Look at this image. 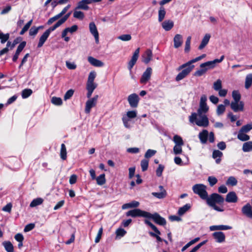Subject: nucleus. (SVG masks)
Here are the masks:
<instances>
[{
    "instance_id": "f257e3e1",
    "label": "nucleus",
    "mask_w": 252,
    "mask_h": 252,
    "mask_svg": "<svg viewBox=\"0 0 252 252\" xmlns=\"http://www.w3.org/2000/svg\"><path fill=\"white\" fill-rule=\"evenodd\" d=\"M207 100V96L205 95H201L197 113H192L189 117L190 123L195 122L199 126L207 127L208 126L209 120L205 115L209 110V107L206 103Z\"/></svg>"
},
{
    "instance_id": "f03ea898",
    "label": "nucleus",
    "mask_w": 252,
    "mask_h": 252,
    "mask_svg": "<svg viewBox=\"0 0 252 252\" xmlns=\"http://www.w3.org/2000/svg\"><path fill=\"white\" fill-rule=\"evenodd\" d=\"M207 187L202 184H195L192 187V190L193 192L199 196L202 199H205L208 195L206 191Z\"/></svg>"
},
{
    "instance_id": "7ed1b4c3",
    "label": "nucleus",
    "mask_w": 252,
    "mask_h": 252,
    "mask_svg": "<svg viewBox=\"0 0 252 252\" xmlns=\"http://www.w3.org/2000/svg\"><path fill=\"white\" fill-rule=\"evenodd\" d=\"M205 200L206 201L207 204L210 207L214 206L216 203H222L224 200L221 195L216 193H212L209 196L208 195Z\"/></svg>"
},
{
    "instance_id": "20e7f679",
    "label": "nucleus",
    "mask_w": 252,
    "mask_h": 252,
    "mask_svg": "<svg viewBox=\"0 0 252 252\" xmlns=\"http://www.w3.org/2000/svg\"><path fill=\"white\" fill-rule=\"evenodd\" d=\"M183 65L180 66L178 68V70L183 69L176 77L175 80L176 81H179L184 78H185L192 70L194 66L192 64L186 65L185 67H182Z\"/></svg>"
},
{
    "instance_id": "39448f33",
    "label": "nucleus",
    "mask_w": 252,
    "mask_h": 252,
    "mask_svg": "<svg viewBox=\"0 0 252 252\" xmlns=\"http://www.w3.org/2000/svg\"><path fill=\"white\" fill-rule=\"evenodd\" d=\"M146 219L153 220L155 223L160 225H165L166 223L165 219L161 217L158 213L151 214L148 212Z\"/></svg>"
},
{
    "instance_id": "423d86ee",
    "label": "nucleus",
    "mask_w": 252,
    "mask_h": 252,
    "mask_svg": "<svg viewBox=\"0 0 252 252\" xmlns=\"http://www.w3.org/2000/svg\"><path fill=\"white\" fill-rule=\"evenodd\" d=\"M148 212L141 210L139 209H134L128 211L126 213V216L127 217H131L133 218H136L138 217H141L146 219Z\"/></svg>"
},
{
    "instance_id": "0eeeda50",
    "label": "nucleus",
    "mask_w": 252,
    "mask_h": 252,
    "mask_svg": "<svg viewBox=\"0 0 252 252\" xmlns=\"http://www.w3.org/2000/svg\"><path fill=\"white\" fill-rule=\"evenodd\" d=\"M98 98V95H95L93 98H90L86 101L85 109V112L86 114H89L91 109L96 105Z\"/></svg>"
},
{
    "instance_id": "6e6552de",
    "label": "nucleus",
    "mask_w": 252,
    "mask_h": 252,
    "mask_svg": "<svg viewBox=\"0 0 252 252\" xmlns=\"http://www.w3.org/2000/svg\"><path fill=\"white\" fill-rule=\"evenodd\" d=\"M127 101L131 108H136L138 105L139 97L136 94L133 93L128 95Z\"/></svg>"
},
{
    "instance_id": "1a4fd4ad",
    "label": "nucleus",
    "mask_w": 252,
    "mask_h": 252,
    "mask_svg": "<svg viewBox=\"0 0 252 252\" xmlns=\"http://www.w3.org/2000/svg\"><path fill=\"white\" fill-rule=\"evenodd\" d=\"M152 73V69L151 67H148L144 72L140 79V83L146 84L150 79Z\"/></svg>"
},
{
    "instance_id": "9d476101",
    "label": "nucleus",
    "mask_w": 252,
    "mask_h": 252,
    "mask_svg": "<svg viewBox=\"0 0 252 252\" xmlns=\"http://www.w3.org/2000/svg\"><path fill=\"white\" fill-rule=\"evenodd\" d=\"M230 107L235 112L243 111L244 109V103L243 101L231 102Z\"/></svg>"
},
{
    "instance_id": "9b49d317",
    "label": "nucleus",
    "mask_w": 252,
    "mask_h": 252,
    "mask_svg": "<svg viewBox=\"0 0 252 252\" xmlns=\"http://www.w3.org/2000/svg\"><path fill=\"white\" fill-rule=\"evenodd\" d=\"M242 214L249 218H252V205L248 203L242 208Z\"/></svg>"
},
{
    "instance_id": "f8f14e48",
    "label": "nucleus",
    "mask_w": 252,
    "mask_h": 252,
    "mask_svg": "<svg viewBox=\"0 0 252 252\" xmlns=\"http://www.w3.org/2000/svg\"><path fill=\"white\" fill-rule=\"evenodd\" d=\"M89 30L91 34L94 36L95 42L98 43L99 42V34L96 27L94 22L90 23Z\"/></svg>"
},
{
    "instance_id": "ddd939ff",
    "label": "nucleus",
    "mask_w": 252,
    "mask_h": 252,
    "mask_svg": "<svg viewBox=\"0 0 252 252\" xmlns=\"http://www.w3.org/2000/svg\"><path fill=\"white\" fill-rule=\"evenodd\" d=\"M89 4H91L90 0H82L78 2L77 5L75 7V10L82 9L88 10L89 8L88 6Z\"/></svg>"
},
{
    "instance_id": "4468645a",
    "label": "nucleus",
    "mask_w": 252,
    "mask_h": 252,
    "mask_svg": "<svg viewBox=\"0 0 252 252\" xmlns=\"http://www.w3.org/2000/svg\"><path fill=\"white\" fill-rule=\"evenodd\" d=\"M159 189L160 190L159 192H153L152 194L154 197L158 198V199H162L165 198L167 195V192L165 189L163 188V187L162 186H159Z\"/></svg>"
},
{
    "instance_id": "2eb2a0df",
    "label": "nucleus",
    "mask_w": 252,
    "mask_h": 252,
    "mask_svg": "<svg viewBox=\"0 0 252 252\" xmlns=\"http://www.w3.org/2000/svg\"><path fill=\"white\" fill-rule=\"evenodd\" d=\"M225 201L228 203H236L238 201V197L234 191H231L226 196Z\"/></svg>"
},
{
    "instance_id": "dca6fc26",
    "label": "nucleus",
    "mask_w": 252,
    "mask_h": 252,
    "mask_svg": "<svg viewBox=\"0 0 252 252\" xmlns=\"http://www.w3.org/2000/svg\"><path fill=\"white\" fill-rule=\"evenodd\" d=\"M88 61L91 65L95 67H101L104 65L102 62L91 56L88 57Z\"/></svg>"
},
{
    "instance_id": "f3484780",
    "label": "nucleus",
    "mask_w": 252,
    "mask_h": 252,
    "mask_svg": "<svg viewBox=\"0 0 252 252\" xmlns=\"http://www.w3.org/2000/svg\"><path fill=\"white\" fill-rule=\"evenodd\" d=\"M213 236L218 243H222L225 241V236L222 232H215L213 233Z\"/></svg>"
},
{
    "instance_id": "a211bd4d",
    "label": "nucleus",
    "mask_w": 252,
    "mask_h": 252,
    "mask_svg": "<svg viewBox=\"0 0 252 252\" xmlns=\"http://www.w3.org/2000/svg\"><path fill=\"white\" fill-rule=\"evenodd\" d=\"M96 73L94 71L90 72L87 82V85L97 86V84L94 83V80L96 77Z\"/></svg>"
},
{
    "instance_id": "6ab92c4d",
    "label": "nucleus",
    "mask_w": 252,
    "mask_h": 252,
    "mask_svg": "<svg viewBox=\"0 0 252 252\" xmlns=\"http://www.w3.org/2000/svg\"><path fill=\"white\" fill-rule=\"evenodd\" d=\"M153 57L152 51L150 49H147L142 55L143 62L146 64L148 63Z\"/></svg>"
},
{
    "instance_id": "aec40b11",
    "label": "nucleus",
    "mask_w": 252,
    "mask_h": 252,
    "mask_svg": "<svg viewBox=\"0 0 252 252\" xmlns=\"http://www.w3.org/2000/svg\"><path fill=\"white\" fill-rule=\"evenodd\" d=\"M174 47L175 48H178L183 44V36L180 34H177L175 35L174 39Z\"/></svg>"
},
{
    "instance_id": "412c9836",
    "label": "nucleus",
    "mask_w": 252,
    "mask_h": 252,
    "mask_svg": "<svg viewBox=\"0 0 252 252\" xmlns=\"http://www.w3.org/2000/svg\"><path fill=\"white\" fill-rule=\"evenodd\" d=\"M208 131L206 129L203 130L199 133L198 137L202 144H206L208 137Z\"/></svg>"
},
{
    "instance_id": "4be33fe9",
    "label": "nucleus",
    "mask_w": 252,
    "mask_h": 252,
    "mask_svg": "<svg viewBox=\"0 0 252 252\" xmlns=\"http://www.w3.org/2000/svg\"><path fill=\"white\" fill-rule=\"evenodd\" d=\"M161 26L165 31H169L173 27L174 22L172 20H166L161 23Z\"/></svg>"
},
{
    "instance_id": "5701e85b",
    "label": "nucleus",
    "mask_w": 252,
    "mask_h": 252,
    "mask_svg": "<svg viewBox=\"0 0 252 252\" xmlns=\"http://www.w3.org/2000/svg\"><path fill=\"white\" fill-rule=\"evenodd\" d=\"M49 34L45 31L42 35L40 37L39 42L37 44V47L40 48L44 44L47 38L49 36Z\"/></svg>"
},
{
    "instance_id": "b1692460",
    "label": "nucleus",
    "mask_w": 252,
    "mask_h": 252,
    "mask_svg": "<svg viewBox=\"0 0 252 252\" xmlns=\"http://www.w3.org/2000/svg\"><path fill=\"white\" fill-rule=\"evenodd\" d=\"M210 37L211 35L210 34L207 33L205 35V36H204L201 41V44L198 47V49L199 50H202L207 45L209 41Z\"/></svg>"
},
{
    "instance_id": "393cba45",
    "label": "nucleus",
    "mask_w": 252,
    "mask_h": 252,
    "mask_svg": "<svg viewBox=\"0 0 252 252\" xmlns=\"http://www.w3.org/2000/svg\"><path fill=\"white\" fill-rule=\"evenodd\" d=\"M223 154L219 150H214L213 152L212 157L213 158L216 159V162L219 164L221 161V158Z\"/></svg>"
},
{
    "instance_id": "a878e982",
    "label": "nucleus",
    "mask_w": 252,
    "mask_h": 252,
    "mask_svg": "<svg viewBox=\"0 0 252 252\" xmlns=\"http://www.w3.org/2000/svg\"><path fill=\"white\" fill-rule=\"evenodd\" d=\"M231 227L228 225H212L210 227L211 231L214 230H229L231 229Z\"/></svg>"
},
{
    "instance_id": "bb28decb",
    "label": "nucleus",
    "mask_w": 252,
    "mask_h": 252,
    "mask_svg": "<svg viewBox=\"0 0 252 252\" xmlns=\"http://www.w3.org/2000/svg\"><path fill=\"white\" fill-rule=\"evenodd\" d=\"M191 208V205L189 203L186 204L183 207H180L178 211V214L179 216H182L185 214L190 208Z\"/></svg>"
},
{
    "instance_id": "cd10ccee",
    "label": "nucleus",
    "mask_w": 252,
    "mask_h": 252,
    "mask_svg": "<svg viewBox=\"0 0 252 252\" xmlns=\"http://www.w3.org/2000/svg\"><path fill=\"white\" fill-rule=\"evenodd\" d=\"M166 14V11L163 6H161L158 11V21L161 22L164 19Z\"/></svg>"
},
{
    "instance_id": "c85d7f7f",
    "label": "nucleus",
    "mask_w": 252,
    "mask_h": 252,
    "mask_svg": "<svg viewBox=\"0 0 252 252\" xmlns=\"http://www.w3.org/2000/svg\"><path fill=\"white\" fill-rule=\"evenodd\" d=\"M2 245L7 252H14V247L10 241H4Z\"/></svg>"
},
{
    "instance_id": "c756f323",
    "label": "nucleus",
    "mask_w": 252,
    "mask_h": 252,
    "mask_svg": "<svg viewBox=\"0 0 252 252\" xmlns=\"http://www.w3.org/2000/svg\"><path fill=\"white\" fill-rule=\"evenodd\" d=\"M237 138L242 141H247L250 138V136L246 134V132L239 130L237 135Z\"/></svg>"
},
{
    "instance_id": "7c9ffc66",
    "label": "nucleus",
    "mask_w": 252,
    "mask_h": 252,
    "mask_svg": "<svg viewBox=\"0 0 252 252\" xmlns=\"http://www.w3.org/2000/svg\"><path fill=\"white\" fill-rule=\"evenodd\" d=\"M242 150L244 152H250L252 151V141L245 142L242 147Z\"/></svg>"
},
{
    "instance_id": "2f4dec72",
    "label": "nucleus",
    "mask_w": 252,
    "mask_h": 252,
    "mask_svg": "<svg viewBox=\"0 0 252 252\" xmlns=\"http://www.w3.org/2000/svg\"><path fill=\"white\" fill-rule=\"evenodd\" d=\"M144 223L149 226L155 231V233L158 235H160V232L158 230V228L149 220L145 219L144 220Z\"/></svg>"
},
{
    "instance_id": "473e14b6",
    "label": "nucleus",
    "mask_w": 252,
    "mask_h": 252,
    "mask_svg": "<svg viewBox=\"0 0 252 252\" xmlns=\"http://www.w3.org/2000/svg\"><path fill=\"white\" fill-rule=\"evenodd\" d=\"M215 66V63L214 61H208L204 63H201L200 65L201 68H207L208 69L213 68Z\"/></svg>"
},
{
    "instance_id": "72a5a7b5",
    "label": "nucleus",
    "mask_w": 252,
    "mask_h": 252,
    "mask_svg": "<svg viewBox=\"0 0 252 252\" xmlns=\"http://www.w3.org/2000/svg\"><path fill=\"white\" fill-rule=\"evenodd\" d=\"M252 84V73L248 74L245 79V87L246 89H248Z\"/></svg>"
},
{
    "instance_id": "f704fd0d",
    "label": "nucleus",
    "mask_w": 252,
    "mask_h": 252,
    "mask_svg": "<svg viewBox=\"0 0 252 252\" xmlns=\"http://www.w3.org/2000/svg\"><path fill=\"white\" fill-rule=\"evenodd\" d=\"M97 184L99 186H102L106 183L105 175L102 174L95 178Z\"/></svg>"
},
{
    "instance_id": "c9c22d12",
    "label": "nucleus",
    "mask_w": 252,
    "mask_h": 252,
    "mask_svg": "<svg viewBox=\"0 0 252 252\" xmlns=\"http://www.w3.org/2000/svg\"><path fill=\"white\" fill-rule=\"evenodd\" d=\"M9 36V33H7L4 34L0 30V40L1 44H4L8 41Z\"/></svg>"
},
{
    "instance_id": "e433bc0d",
    "label": "nucleus",
    "mask_w": 252,
    "mask_h": 252,
    "mask_svg": "<svg viewBox=\"0 0 252 252\" xmlns=\"http://www.w3.org/2000/svg\"><path fill=\"white\" fill-rule=\"evenodd\" d=\"M232 96L233 99V101L232 102H238L241 101V94L238 91L234 90L232 93Z\"/></svg>"
},
{
    "instance_id": "4c0bfd02",
    "label": "nucleus",
    "mask_w": 252,
    "mask_h": 252,
    "mask_svg": "<svg viewBox=\"0 0 252 252\" xmlns=\"http://www.w3.org/2000/svg\"><path fill=\"white\" fill-rule=\"evenodd\" d=\"M66 149L65 145L64 144H62L61 148L60 151L61 158L63 160H65L66 159Z\"/></svg>"
},
{
    "instance_id": "58836bf2",
    "label": "nucleus",
    "mask_w": 252,
    "mask_h": 252,
    "mask_svg": "<svg viewBox=\"0 0 252 252\" xmlns=\"http://www.w3.org/2000/svg\"><path fill=\"white\" fill-rule=\"evenodd\" d=\"M173 141L175 143V145H184V141L182 138L178 135H175L173 137Z\"/></svg>"
},
{
    "instance_id": "ea45409f",
    "label": "nucleus",
    "mask_w": 252,
    "mask_h": 252,
    "mask_svg": "<svg viewBox=\"0 0 252 252\" xmlns=\"http://www.w3.org/2000/svg\"><path fill=\"white\" fill-rule=\"evenodd\" d=\"M123 116L126 117V118L129 120L130 119H134L137 116V111L135 110L127 111L126 114Z\"/></svg>"
},
{
    "instance_id": "a19ab883",
    "label": "nucleus",
    "mask_w": 252,
    "mask_h": 252,
    "mask_svg": "<svg viewBox=\"0 0 252 252\" xmlns=\"http://www.w3.org/2000/svg\"><path fill=\"white\" fill-rule=\"evenodd\" d=\"M205 56H206L205 54H202V55H201L199 57H197L195 58V59H193L189 61L188 63L183 64V65L182 67H185V66H186V65H188V64H192L196 62H198V61L201 60V59H202L203 58H204V57H205Z\"/></svg>"
},
{
    "instance_id": "79ce46f5",
    "label": "nucleus",
    "mask_w": 252,
    "mask_h": 252,
    "mask_svg": "<svg viewBox=\"0 0 252 252\" xmlns=\"http://www.w3.org/2000/svg\"><path fill=\"white\" fill-rule=\"evenodd\" d=\"M43 199L41 198H37L33 199L30 203V206L31 207H34L36 206L41 204L43 202Z\"/></svg>"
},
{
    "instance_id": "37998d69",
    "label": "nucleus",
    "mask_w": 252,
    "mask_h": 252,
    "mask_svg": "<svg viewBox=\"0 0 252 252\" xmlns=\"http://www.w3.org/2000/svg\"><path fill=\"white\" fill-rule=\"evenodd\" d=\"M226 184L227 185L235 186L237 184V180L234 177L230 176L228 178Z\"/></svg>"
},
{
    "instance_id": "c03bdc74",
    "label": "nucleus",
    "mask_w": 252,
    "mask_h": 252,
    "mask_svg": "<svg viewBox=\"0 0 252 252\" xmlns=\"http://www.w3.org/2000/svg\"><path fill=\"white\" fill-rule=\"evenodd\" d=\"M84 14L83 12L81 11H77V10H74L73 13V17L76 19H78L80 20H82L84 18Z\"/></svg>"
},
{
    "instance_id": "a18cd8bd",
    "label": "nucleus",
    "mask_w": 252,
    "mask_h": 252,
    "mask_svg": "<svg viewBox=\"0 0 252 252\" xmlns=\"http://www.w3.org/2000/svg\"><path fill=\"white\" fill-rule=\"evenodd\" d=\"M97 86L86 85V89L87 90V96L88 98H90L94 91L95 89Z\"/></svg>"
},
{
    "instance_id": "49530a36",
    "label": "nucleus",
    "mask_w": 252,
    "mask_h": 252,
    "mask_svg": "<svg viewBox=\"0 0 252 252\" xmlns=\"http://www.w3.org/2000/svg\"><path fill=\"white\" fill-rule=\"evenodd\" d=\"M251 129H252V122L248 124L247 125H246L245 126H243L240 129V130H241V132L247 133L249 131H250Z\"/></svg>"
},
{
    "instance_id": "de8ad7c7",
    "label": "nucleus",
    "mask_w": 252,
    "mask_h": 252,
    "mask_svg": "<svg viewBox=\"0 0 252 252\" xmlns=\"http://www.w3.org/2000/svg\"><path fill=\"white\" fill-rule=\"evenodd\" d=\"M222 88V82L220 79H218L216 82L214 83L213 88L216 91H218L220 90Z\"/></svg>"
},
{
    "instance_id": "09e8293b",
    "label": "nucleus",
    "mask_w": 252,
    "mask_h": 252,
    "mask_svg": "<svg viewBox=\"0 0 252 252\" xmlns=\"http://www.w3.org/2000/svg\"><path fill=\"white\" fill-rule=\"evenodd\" d=\"M62 24H63L59 20L53 26L50 27L46 31L50 34L52 32L55 31Z\"/></svg>"
},
{
    "instance_id": "8fccbe9b",
    "label": "nucleus",
    "mask_w": 252,
    "mask_h": 252,
    "mask_svg": "<svg viewBox=\"0 0 252 252\" xmlns=\"http://www.w3.org/2000/svg\"><path fill=\"white\" fill-rule=\"evenodd\" d=\"M62 24H63L59 20L53 26L50 27L46 31L50 34L52 32L55 31Z\"/></svg>"
},
{
    "instance_id": "3c124183",
    "label": "nucleus",
    "mask_w": 252,
    "mask_h": 252,
    "mask_svg": "<svg viewBox=\"0 0 252 252\" xmlns=\"http://www.w3.org/2000/svg\"><path fill=\"white\" fill-rule=\"evenodd\" d=\"M140 164L142 171H145L148 169L149 165V161L147 159H143L141 161Z\"/></svg>"
},
{
    "instance_id": "603ef678",
    "label": "nucleus",
    "mask_w": 252,
    "mask_h": 252,
    "mask_svg": "<svg viewBox=\"0 0 252 252\" xmlns=\"http://www.w3.org/2000/svg\"><path fill=\"white\" fill-rule=\"evenodd\" d=\"M32 93L31 89H24L22 92V96L23 98H26L30 96Z\"/></svg>"
},
{
    "instance_id": "864d4df0",
    "label": "nucleus",
    "mask_w": 252,
    "mask_h": 252,
    "mask_svg": "<svg viewBox=\"0 0 252 252\" xmlns=\"http://www.w3.org/2000/svg\"><path fill=\"white\" fill-rule=\"evenodd\" d=\"M191 36H189L187 37V39L186 41L185 47V52L188 53L190 50V45L191 42Z\"/></svg>"
},
{
    "instance_id": "5fc2aeb1",
    "label": "nucleus",
    "mask_w": 252,
    "mask_h": 252,
    "mask_svg": "<svg viewBox=\"0 0 252 252\" xmlns=\"http://www.w3.org/2000/svg\"><path fill=\"white\" fill-rule=\"evenodd\" d=\"M157 153V151L154 150L149 149L147 151L145 154V158H149L154 156Z\"/></svg>"
},
{
    "instance_id": "6e6d98bb",
    "label": "nucleus",
    "mask_w": 252,
    "mask_h": 252,
    "mask_svg": "<svg viewBox=\"0 0 252 252\" xmlns=\"http://www.w3.org/2000/svg\"><path fill=\"white\" fill-rule=\"evenodd\" d=\"M32 20H31L30 21H29L23 28L22 30L21 31L20 34L21 35H23L26 32H27L29 28L30 27L32 23Z\"/></svg>"
},
{
    "instance_id": "4d7b16f0",
    "label": "nucleus",
    "mask_w": 252,
    "mask_h": 252,
    "mask_svg": "<svg viewBox=\"0 0 252 252\" xmlns=\"http://www.w3.org/2000/svg\"><path fill=\"white\" fill-rule=\"evenodd\" d=\"M225 107L224 105L220 104L217 107V114L218 115L220 116L225 111Z\"/></svg>"
},
{
    "instance_id": "13d9d810",
    "label": "nucleus",
    "mask_w": 252,
    "mask_h": 252,
    "mask_svg": "<svg viewBox=\"0 0 252 252\" xmlns=\"http://www.w3.org/2000/svg\"><path fill=\"white\" fill-rule=\"evenodd\" d=\"M10 41H7L6 47L0 51V56H1L2 55L7 53L10 50L9 47L10 46Z\"/></svg>"
},
{
    "instance_id": "bf43d9fd",
    "label": "nucleus",
    "mask_w": 252,
    "mask_h": 252,
    "mask_svg": "<svg viewBox=\"0 0 252 252\" xmlns=\"http://www.w3.org/2000/svg\"><path fill=\"white\" fill-rule=\"evenodd\" d=\"M208 181L211 187H213L218 182L217 179L214 176H209L208 178Z\"/></svg>"
},
{
    "instance_id": "052dcab7",
    "label": "nucleus",
    "mask_w": 252,
    "mask_h": 252,
    "mask_svg": "<svg viewBox=\"0 0 252 252\" xmlns=\"http://www.w3.org/2000/svg\"><path fill=\"white\" fill-rule=\"evenodd\" d=\"M51 101L52 103L56 105H61L63 103L62 99L60 97H53Z\"/></svg>"
},
{
    "instance_id": "680f3d73",
    "label": "nucleus",
    "mask_w": 252,
    "mask_h": 252,
    "mask_svg": "<svg viewBox=\"0 0 252 252\" xmlns=\"http://www.w3.org/2000/svg\"><path fill=\"white\" fill-rule=\"evenodd\" d=\"M62 17L59 14H57L56 15L54 16V17L50 18L48 21L47 22V24L48 25H51L53 22L59 19Z\"/></svg>"
},
{
    "instance_id": "e2e57ef3",
    "label": "nucleus",
    "mask_w": 252,
    "mask_h": 252,
    "mask_svg": "<svg viewBox=\"0 0 252 252\" xmlns=\"http://www.w3.org/2000/svg\"><path fill=\"white\" fill-rule=\"evenodd\" d=\"M74 94V91L72 89L68 90L64 95V99L66 100L70 99Z\"/></svg>"
},
{
    "instance_id": "0e129e2a",
    "label": "nucleus",
    "mask_w": 252,
    "mask_h": 252,
    "mask_svg": "<svg viewBox=\"0 0 252 252\" xmlns=\"http://www.w3.org/2000/svg\"><path fill=\"white\" fill-rule=\"evenodd\" d=\"M182 145H175L173 147V152L175 155L181 154L182 153Z\"/></svg>"
},
{
    "instance_id": "69168bd1",
    "label": "nucleus",
    "mask_w": 252,
    "mask_h": 252,
    "mask_svg": "<svg viewBox=\"0 0 252 252\" xmlns=\"http://www.w3.org/2000/svg\"><path fill=\"white\" fill-rule=\"evenodd\" d=\"M140 51V48H138L135 51L134 53H133V55L131 59V61H134L135 63H136L137 60L139 57V54Z\"/></svg>"
},
{
    "instance_id": "338daca9",
    "label": "nucleus",
    "mask_w": 252,
    "mask_h": 252,
    "mask_svg": "<svg viewBox=\"0 0 252 252\" xmlns=\"http://www.w3.org/2000/svg\"><path fill=\"white\" fill-rule=\"evenodd\" d=\"M164 168V166L162 164H159L158 165V167L156 170V175L158 177L161 176Z\"/></svg>"
},
{
    "instance_id": "774afa93",
    "label": "nucleus",
    "mask_w": 252,
    "mask_h": 252,
    "mask_svg": "<svg viewBox=\"0 0 252 252\" xmlns=\"http://www.w3.org/2000/svg\"><path fill=\"white\" fill-rule=\"evenodd\" d=\"M208 70L207 68H201L200 69L197 70L194 73V75L197 76H201L204 74Z\"/></svg>"
}]
</instances>
